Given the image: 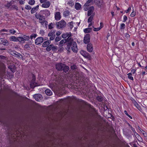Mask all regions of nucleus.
I'll use <instances>...</instances> for the list:
<instances>
[{
    "mask_svg": "<svg viewBox=\"0 0 147 147\" xmlns=\"http://www.w3.org/2000/svg\"><path fill=\"white\" fill-rule=\"evenodd\" d=\"M39 5H37L36 7L33 8L31 10L32 14L34 13L38 9Z\"/></svg>",
    "mask_w": 147,
    "mask_h": 147,
    "instance_id": "412c9836",
    "label": "nucleus"
},
{
    "mask_svg": "<svg viewBox=\"0 0 147 147\" xmlns=\"http://www.w3.org/2000/svg\"><path fill=\"white\" fill-rule=\"evenodd\" d=\"M124 113L128 117H129L130 119H132V117H131V116H130L128 114L126 110H125L124 111Z\"/></svg>",
    "mask_w": 147,
    "mask_h": 147,
    "instance_id": "8fccbe9b",
    "label": "nucleus"
},
{
    "mask_svg": "<svg viewBox=\"0 0 147 147\" xmlns=\"http://www.w3.org/2000/svg\"><path fill=\"white\" fill-rule=\"evenodd\" d=\"M0 44L5 46H8L9 45V43L6 39L2 38H0Z\"/></svg>",
    "mask_w": 147,
    "mask_h": 147,
    "instance_id": "9b49d317",
    "label": "nucleus"
},
{
    "mask_svg": "<svg viewBox=\"0 0 147 147\" xmlns=\"http://www.w3.org/2000/svg\"><path fill=\"white\" fill-rule=\"evenodd\" d=\"M53 44H51L48 45V46L46 48V50L48 51H51L53 48Z\"/></svg>",
    "mask_w": 147,
    "mask_h": 147,
    "instance_id": "a878e982",
    "label": "nucleus"
},
{
    "mask_svg": "<svg viewBox=\"0 0 147 147\" xmlns=\"http://www.w3.org/2000/svg\"><path fill=\"white\" fill-rule=\"evenodd\" d=\"M23 38L24 41V40H28L30 39L29 36H28L24 35L23 36Z\"/></svg>",
    "mask_w": 147,
    "mask_h": 147,
    "instance_id": "4c0bfd02",
    "label": "nucleus"
},
{
    "mask_svg": "<svg viewBox=\"0 0 147 147\" xmlns=\"http://www.w3.org/2000/svg\"><path fill=\"white\" fill-rule=\"evenodd\" d=\"M11 40L13 41H17V38L15 36H11L10 38Z\"/></svg>",
    "mask_w": 147,
    "mask_h": 147,
    "instance_id": "e433bc0d",
    "label": "nucleus"
},
{
    "mask_svg": "<svg viewBox=\"0 0 147 147\" xmlns=\"http://www.w3.org/2000/svg\"><path fill=\"white\" fill-rule=\"evenodd\" d=\"M125 27V25L124 23H122L121 24L120 29L121 30H124Z\"/></svg>",
    "mask_w": 147,
    "mask_h": 147,
    "instance_id": "37998d69",
    "label": "nucleus"
},
{
    "mask_svg": "<svg viewBox=\"0 0 147 147\" xmlns=\"http://www.w3.org/2000/svg\"><path fill=\"white\" fill-rule=\"evenodd\" d=\"M92 30V29L91 28H89L85 29L84 31L85 33H88L90 32Z\"/></svg>",
    "mask_w": 147,
    "mask_h": 147,
    "instance_id": "cd10ccee",
    "label": "nucleus"
},
{
    "mask_svg": "<svg viewBox=\"0 0 147 147\" xmlns=\"http://www.w3.org/2000/svg\"><path fill=\"white\" fill-rule=\"evenodd\" d=\"M66 42H67L66 40L65 39H63L59 42V45L61 46L63 45V44L65 43Z\"/></svg>",
    "mask_w": 147,
    "mask_h": 147,
    "instance_id": "473e14b6",
    "label": "nucleus"
},
{
    "mask_svg": "<svg viewBox=\"0 0 147 147\" xmlns=\"http://www.w3.org/2000/svg\"><path fill=\"white\" fill-rule=\"evenodd\" d=\"M40 34L42 35H43L44 34V31L41 30L40 32Z\"/></svg>",
    "mask_w": 147,
    "mask_h": 147,
    "instance_id": "0e129e2a",
    "label": "nucleus"
},
{
    "mask_svg": "<svg viewBox=\"0 0 147 147\" xmlns=\"http://www.w3.org/2000/svg\"><path fill=\"white\" fill-rule=\"evenodd\" d=\"M128 78L131 80H133V78L132 76V74L131 73H129L127 74Z\"/></svg>",
    "mask_w": 147,
    "mask_h": 147,
    "instance_id": "58836bf2",
    "label": "nucleus"
},
{
    "mask_svg": "<svg viewBox=\"0 0 147 147\" xmlns=\"http://www.w3.org/2000/svg\"><path fill=\"white\" fill-rule=\"evenodd\" d=\"M56 25L57 28L59 29L63 28L66 26V23L65 21L62 20L59 22H56Z\"/></svg>",
    "mask_w": 147,
    "mask_h": 147,
    "instance_id": "7ed1b4c3",
    "label": "nucleus"
},
{
    "mask_svg": "<svg viewBox=\"0 0 147 147\" xmlns=\"http://www.w3.org/2000/svg\"><path fill=\"white\" fill-rule=\"evenodd\" d=\"M61 32H60L59 31H58L56 32V35L57 36H58L60 34H61Z\"/></svg>",
    "mask_w": 147,
    "mask_h": 147,
    "instance_id": "69168bd1",
    "label": "nucleus"
},
{
    "mask_svg": "<svg viewBox=\"0 0 147 147\" xmlns=\"http://www.w3.org/2000/svg\"><path fill=\"white\" fill-rule=\"evenodd\" d=\"M5 70L2 69L0 71V78H2L3 76L5 75Z\"/></svg>",
    "mask_w": 147,
    "mask_h": 147,
    "instance_id": "b1692460",
    "label": "nucleus"
},
{
    "mask_svg": "<svg viewBox=\"0 0 147 147\" xmlns=\"http://www.w3.org/2000/svg\"><path fill=\"white\" fill-rule=\"evenodd\" d=\"M18 40L20 42H21L22 43L24 42V41L23 40V38L22 37H18L17 38V40Z\"/></svg>",
    "mask_w": 147,
    "mask_h": 147,
    "instance_id": "2f4dec72",
    "label": "nucleus"
},
{
    "mask_svg": "<svg viewBox=\"0 0 147 147\" xmlns=\"http://www.w3.org/2000/svg\"><path fill=\"white\" fill-rule=\"evenodd\" d=\"M51 42L50 40H47L43 43L42 46L44 47H47L50 44Z\"/></svg>",
    "mask_w": 147,
    "mask_h": 147,
    "instance_id": "aec40b11",
    "label": "nucleus"
},
{
    "mask_svg": "<svg viewBox=\"0 0 147 147\" xmlns=\"http://www.w3.org/2000/svg\"><path fill=\"white\" fill-rule=\"evenodd\" d=\"M40 13L41 14L44 15L46 17L49 16L50 14V11L47 9L41 10L40 11Z\"/></svg>",
    "mask_w": 147,
    "mask_h": 147,
    "instance_id": "1a4fd4ad",
    "label": "nucleus"
},
{
    "mask_svg": "<svg viewBox=\"0 0 147 147\" xmlns=\"http://www.w3.org/2000/svg\"><path fill=\"white\" fill-rule=\"evenodd\" d=\"M58 49V47L56 46H54V45H53V48H52V49L53 51V52H56Z\"/></svg>",
    "mask_w": 147,
    "mask_h": 147,
    "instance_id": "ea45409f",
    "label": "nucleus"
},
{
    "mask_svg": "<svg viewBox=\"0 0 147 147\" xmlns=\"http://www.w3.org/2000/svg\"><path fill=\"white\" fill-rule=\"evenodd\" d=\"M25 8L27 10L30 9H31V7L30 6L28 5H26Z\"/></svg>",
    "mask_w": 147,
    "mask_h": 147,
    "instance_id": "13d9d810",
    "label": "nucleus"
},
{
    "mask_svg": "<svg viewBox=\"0 0 147 147\" xmlns=\"http://www.w3.org/2000/svg\"><path fill=\"white\" fill-rule=\"evenodd\" d=\"M11 7L13 9H15L16 10H18V7L15 5H12L11 6Z\"/></svg>",
    "mask_w": 147,
    "mask_h": 147,
    "instance_id": "3c124183",
    "label": "nucleus"
},
{
    "mask_svg": "<svg viewBox=\"0 0 147 147\" xmlns=\"http://www.w3.org/2000/svg\"><path fill=\"white\" fill-rule=\"evenodd\" d=\"M36 84L34 81H32L30 84V87L31 88H33L36 86Z\"/></svg>",
    "mask_w": 147,
    "mask_h": 147,
    "instance_id": "bb28decb",
    "label": "nucleus"
},
{
    "mask_svg": "<svg viewBox=\"0 0 147 147\" xmlns=\"http://www.w3.org/2000/svg\"><path fill=\"white\" fill-rule=\"evenodd\" d=\"M35 3V1L34 0H30L28 2L29 4L31 5H34Z\"/></svg>",
    "mask_w": 147,
    "mask_h": 147,
    "instance_id": "a19ab883",
    "label": "nucleus"
},
{
    "mask_svg": "<svg viewBox=\"0 0 147 147\" xmlns=\"http://www.w3.org/2000/svg\"><path fill=\"white\" fill-rule=\"evenodd\" d=\"M61 39V38L58 36H57L55 39V41L56 42H58L60 41Z\"/></svg>",
    "mask_w": 147,
    "mask_h": 147,
    "instance_id": "bf43d9fd",
    "label": "nucleus"
},
{
    "mask_svg": "<svg viewBox=\"0 0 147 147\" xmlns=\"http://www.w3.org/2000/svg\"><path fill=\"white\" fill-rule=\"evenodd\" d=\"M55 32L56 30H55L51 31V32L48 34V36H54L55 35Z\"/></svg>",
    "mask_w": 147,
    "mask_h": 147,
    "instance_id": "c756f323",
    "label": "nucleus"
},
{
    "mask_svg": "<svg viewBox=\"0 0 147 147\" xmlns=\"http://www.w3.org/2000/svg\"><path fill=\"white\" fill-rule=\"evenodd\" d=\"M52 80L57 81L59 79V76L57 74H53L52 75Z\"/></svg>",
    "mask_w": 147,
    "mask_h": 147,
    "instance_id": "2eb2a0df",
    "label": "nucleus"
},
{
    "mask_svg": "<svg viewBox=\"0 0 147 147\" xmlns=\"http://www.w3.org/2000/svg\"><path fill=\"white\" fill-rule=\"evenodd\" d=\"M87 4V3L85 4L84 6V9L85 11H87L89 9L88 7L86 6Z\"/></svg>",
    "mask_w": 147,
    "mask_h": 147,
    "instance_id": "49530a36",
    "label": "nucleus"
},
{
    "mask_svg": "<svg viewBox=\"0 0 147 147\" xmlns=\"http://www.w3.org/2000/svg\"><path fill=\"white\" fill-rule=\"evenodd\" d=\"M57 86V85L55 82H50L49 84V87L52 90L55 89V88Z\"/></svg>",
    "mask_w": 147,
    "mask_h": 147,
    "instance_id": "a211bd4d",
    "label": "nucleus"
},
{
    "mask_svg": "<svg viewBox=\"0 0 147 147\" xmlns=\"http://www.w3.org/2000/svg\"><path fill=\"white\" fill-rule=\"evenodd\" d=\"M33 97L36 100L38 101L41 100L42 98V95L40 94H35L34 95Z\"/></svg>",
    "mask_w": 147,
    "mask_h": 147,
    "instance_id": "9d476101",
    "label": "nucleus"
},
{
    "mask_svg": "<svg viewBox=\"0 0 147 147\" xmlns=\"http://www.w3.org/2000/svg\"><path fill=\"white\" fill-rule=\"evenodd\" d=\"M131 101L134 104L137 109L140 110V109H141V107L135 100L134 99H131Z\"/></svg>",
    "mask_w": 147,
    "mask_h": 147,
    "instance_id": "f3484780",
    "label": "nucleus"
},
{
    "mask_svg": "<svg viewBox=\"0 0 147 147\" xmlns=\"http://www.w3.org/2000/svg\"><path fill=\"white\" fill-rule=\"evenodd\" d=\"M123 22H125L127 20V18L126 16H123Z\"/></svg>",
    "mask_w": 147,
    "mask_h": 147,
    "instance_id": "680f3d73",
    "label": "nucleus"
},
{
    "mask_svg": "<svg viewBox=\"0 0 147 147\" xmlns=\"http://www.w3.org/2000/svg\"><path fill=\"white\" fill-rule=\"evenodd\" d=\"M69 14V11L65 10L64 11L63 15L64 17H66L68 16Z\"/></svg>",
    "mask_w": 147,
    "mask_h": 147,
    "instance_id": "c85d7f7f",
    "label": "nucleus"
},
{
    "mask_svg": "<svg viewBox=\"0 0 147 147\" xmlns=\"http://www.w3.org/2000/svg\"><path fill=\"white\" fill-rule=\"evenodd\" d=\"M71 34L70 33V34L69 35V36H68V37L66 39H65L66 40V42H67V43H71V42H74L73 40L71 38Z\"/></svg>",
    "mask_w": 147,
    "mask_h": 147,
    "instance_id": "4468645a",
    "label": "nucleus"
},
{
    "mask_svg": "<svg viewBox=\"0 0 147 147\" xmlns=\"http://www.w3.org/2000/svg\"><path fill=\"white\" fill-rule=\"evenodd\" d=\"M8 31V30H6V29H2V30H0V32H7Z\"/></svg>",
    "mask_w": 147,
    "mask_h": 147,
    "instance_id": "338daca9",
    "label": "nucleus"
},
{
    "mask_svg": "<svg viewBox=\"0 0 147 147\" xmlns=\"http://www.w3.org/2000/svg\"><path fill=\"white\" fill-rule=\"evenodd\" d=\"M43 40L44 39L43 37H38L35 40V44L36 45H39L43 42Z\"/></svg>",
    "mask_w": 147,
    "mask_h": 147,
    "instance_id": "0eeeda50",
    "label": "nucleus"
},
{
    "mask_svg": "<svg viewBox=\"0 0 147 147\" xmlns=\"http://www.w3.org/2000/svg\"><path fill=\"white\" fill-rule=\"evenodd\" d=\"M129 126H130V127H131V130L134 132V135H135V136H136L137 135H138V133H137L136 132L135 129L134 128H133L129 124Z\"/></svg>",
    "mask_w": 147,
    "mask_h": 147,
    "instance_id": "f704fd0d",
    "label": "nucleus"
},
{
    "mask_svg": "<svg viewBox=\"0 0 147 147\" xmlns=\"http://www.w3.org/2000/svg\"><path fill=\"white\" fill-rule=\"evenodd\" d=\"M64 64L61 63H58L56 64V68L58 71L62 70Z\"/></svg>",
    "mask_w": 147,
    "mask_h": 147,
    "instance_id": "39448f33",
    "label": "nucleus"
},
{
    "mask_svg": "<svg viewBox=\"0 0 147 147\" xmlns=\"http://www.w3.org/2000/svg\"><path fill=\"white\" fill-rule=\"evenodd\" d=\"M70 33H66L62 34L61 36L63 38H65L69 36Z\"/></svg>",
    "mask_w": 147,
    "mask_h": 147,
    "instance_id": "7c9ffc66",
    "label": "nucleus"
},
{
    "mask_svg": "<svg viewBox=\"0 0 147 147\" xmlns=\"http://www.w3.org/2000/svg\"><path fill=\"white\" fill-rule=\"evenodd\" d=\"M69 5H70V6H72L74 5V4L73 3L72 1H70L69 2Z\"/></svg>",
    "mask_w": 147,
    "mask_h": 147,
    "instance_id": "774afa93",
    "label": "nucleus"
},
{
    "mask_svg": "<svg viewBox=\"0 0 147 147\" xmlns=\"http://www.w3.org/2000/svg\"><path fill=\"white\" fill-rule=\"evenodd\" d=\"M54 25V23H51L49 25L48 27L50 29H51L53 28V26Z\"/></svg>",
    "mask_w": 147,
    "mask_h": 147,
    "instance_id": "c03bdc74",
    "label": "nucleus"
},
{
    "mask_svg": "<svg viewBox=\"0 0 147 147\" xmlns=\"http://www.w3.org/2000/svg\"><path fill=\"white\" fill-rule=\"evenodd\" d=\"M45 92L46 94L48 96H51L52 95V92L49 89H47L45 90Z\"/></svg>",
    "mask_w": 147,
    "mask_h": 147,
    "instance_id": "5701e85b",
    "label": "nucleus"
},
{
    "mask_svg": "<svg viewBox=\"0 0 147 147\" xmlns=\"http://www.w3.org/2000/svg\"><path fill=\"white\" fill-rule=\"evenodd\" d=\"M94 16V15L90 16L88 19V23L91 22H92Z\"/></svg>",
    "mask_w": 147,
    "mask_h": 147,
    "instance_id": "72a5a7b5",
    "label": "nucleus"
},
{
    "mask_svg": "<svg viewBox=\"0 0 147 147\" xmlns=\"http://www.w3.org/2000/svg\"><path fill=\"white\" fill-rule=\"evenodd\" d=\"M9 32L11 34H14L16 32L13 29H10Z\"/></svg>",
    "mask_w": 147,
    "mask_h": 147,
    "instance_id": "5fc2aeb1",
    "label": "nucleus"
},
{
    "mask_svg": "<svg viewBox=\"0 0 147 147\" xmlns=\"http://www.w3.org/2000/svg\"><path fill=\"white\" fill-rule=\"evenodd\" d=\"M94 9V7L93 6H92L89 7L88 11L87 16H90L93 15H94V14L93 13Z\"/></svg>",
    "mask_w": 147,
    "mask_h": 147,
    "instance_id": "6e6552de",
    "label": "nucleus"
},
{
    "mask_svg": "<svg viewBox=\"0 0 147 147\" xmlns=\"http://www.w3.org/2000/svg\"><path fill=\"white\" fill-rule=\"evenodd\" d=\"M50 36L51 37L50 38V40H50L51 41V40H53L55 39V35L53 36Z\"/></svg>",
    "mask_w": 147,
    "mask_h": 147,
    "instance_id": "4d7b16f0",
    "label": "nucleus"
},
{
    "mask_svg": "<svg viewBox=\"0 0 147 147\" xmlns=\"http://www.w3.org/2000/svg\"><path fill=\"white\" fill-rule=\"evenodd\" d=\"M81 54L84 57L87 58L89 60L91 59V57L90 54L86 51L82 50L80 51Z\"/></svg>",
    "mask_w": 147,
    "mask_h": 147,
    "instance_id": "20e7f679",
    "label": "nucleus"
},
{
    "mask_svg": "<svg viewBox=\"0 0 147 147\" xmlns=\"http://www.w3.org/2000/svg\"><path fill=\"white\" fill-rule=\"evenodd\" d=\"M136 15V12L134 11V9H133V11L131 13L130 16L131 17H134Z\"/></svg>",
    "mask_w": 147,
    "mask_h": 147,
    "instance_id": "09e8293b",
    "label": "nucleus"
},
{
    "mask_svg": "<svg viewBox=\"0 0 147 147\" xmlns=\"http://www.w3.org/2000/svg\"><path fill=\"white\" fill-rule=\"evenodd\" d=\"M69 69V67L68 66L65 65H64V67H63L62 70H63V71L65 72L66 73L68 71Z\"/></svg>",
    "mask_w": 147,
    "mask_h": 147,
    "instance_id": "393cba45",
    "label": "nucleus"
},
{
    "mask_svg": "<svg viewBox=\"0 0 147 147\" xmlns=\"http://www.w3.org/2000/svg\"><path fill=\"white\" fill-rule=\"evenodd\" d=\"M77 68V67L76 65H74L71 66V69L73 70L76 69Z\"/></svg>",
    "mask_w": 147,
    "mask_h": 147,
    "instance_id": "603ef678",
    "label": "nucleus"
},
{
    "mask_svg": "<svg viewBox=\"0 0 147 147\" xmlns=\"http://www.w3.org/2000/svg\"><path fill=\"white\" fill-rule=\"evenodd\" d=\"M20 56H21L22 57V55H21L20 53H18L15 56V57H17V58H21Z\"/></svg>",
    "mask_w": 147,
    "mask_h": 147,
    "instance_id": "864d4df0",
    "label": "nucleus"
},
{
    "mask_svg": "<svg viewBox=\"0 0 147 147\" xmlns=\"http://www.w3.org/2000/svg\"><path fill=\"white\" fill-rule=\"evenodd\" d=\"M24 48L28 50H29L30 49L29 45L28 44L25 45H24Z\"/></svg>",
    "mask_w": 147,
    "mask_h": 147,
    "instance_id": "de8ad7c7",
    "label": "nucleus"
},
{
    "mask_svg": "<svg viewBox=\"0 0 147 147\" xmlns=\"http://www.w3.org/2000/svg\"><path fill=\"white\" fill-rule=\"evenodd\" d=\"M63 48L62 47H59L58 51L59 52H61L63 51Z\"/></svg>",
    "mask_w": 147,
    "mask_h": 147,
    "instance_id": "6e6d98bb",
    "label": "nucleus"
},
{
    "mask_svg": "<svg viewBox=\"0 0 147 147\" xmlns=\"http://www.w3.org/2000/svg\"><path fill=\"white\" fill-rule=\"evenodd\" d=\"M75 8L77 10H79L81 8V5L80 4L78 3H76L75 5Z\"/></svg>",
    "mask_w": 147,
    "mask_h": 147,
    "instance_id": "4be33fe9",
    "label": "nucleus"
},
{
    "mask_svg": "<svg viewBox=\"0 0 147 147\" xmlns=\"http://www.w3.org/2000/svg\"><path fill=\"white\" fill-rule=\"evenodd\" d=\"M41 14L40 12L39 13H36L35 14V17L37 19H39L40 23L43 24L45 23V25H46L47 22L45 20V18L44 16Z\"/></svg>",
    "mask_w": 147,
    "mask_h": 147,
    "instance_id": "f03ea898",
    "label": "nucleus"
},
{
    "mask_svg": "<svg viewBox=\"0 0 147 147\" xmlns=\"http://www.w3.org/2000/svg\"><path fill=\"white\" fill-rule=\"evenodd\" d=\"M8 68L13 73L15 71L16 67L13 65H9L8 66Z\"/></svg>",
    "mask_w": 147,
    "mask_h": 147,
    "instance_id": "6ab92c4d",
    "label": "nucleus"
},
{
    "mask_svg": "<svg viewBox=\"0 0 147 147\" xmlns=\"http://www.w3.org/2000/svg\"><path fill=\"white\" fill-rule=\"evenodd\" d=\"M71 43L67 44V46L66 47V49L69 52V50L71 46V49L73 52L75 53H77L78 52V49L76 43L75 41L72 42H71Z\"/></svg>",
    "mask_w": 147,
    "mask_h": 147,
    "instance_id": "f257e3e1",
    "label": "nucleus"
},
{
    "mask_svg": "<svg viewBox=\"0 0 147 147\" xmlns=\"http://www.w3.org/2000/svg\"><path fill=\"white\" fill-rule=\"evenodd\" d=\"M11 5L10 2H8L7 4H5V5L6 7L9 8Z\"/></svg>",
    "mask_w": 147,
    "mask_h": 147,
    "instance_id": "052dcab7",
    "label": "nucleus"
},
{
    "mask_svg": "<svg viewBox=\"0 0 147 147\" xmlns=\"http://www.w3.org/2000/svg\"><path fill=\"white\" fill-rule=\"evenodd\" d=\"M102 27V26H101V27H98L97 28H94L93 30L94 31H98Z\"/></svg>",
    "mask_w": 147,
    "mask_h": 147,
    "instance_id": "a18cd8bd",
    "label": "nucleus"
},
{
    "mask_svg": "<svg viewBox=\"0 0 147 147\" xmlns=\"http://www.w3.org/2000/svg\"><path fill=\"white\" fill-rule=\"evenodd\" d=\"M36 36V34L33 33L30 36V39H32L33 38H35Z\"/></svg>",
    "mask_w": 147,
    "mask_h": 147,
    "instance_id": "79ce46f5",
    "label": "nucleus"
},
{
    "mask_svg": "<svg viewBox=\"0 0 147 147\" xmlns=\"http://www.w3.org/2000/svg\"><path fill=\"white\" fill-rule=\"evenodd\" d=\"M96 99L99 101L101 102L103 100V98L100 96H98L96 97Z\"/></svg>",
    "mask_w": 147,
    "mask_h": 147,
    "instance_id": "c9c22d12",
    "label": "nucleus"
},
{
    "mask_svg": "<svg viewBox=\"0 0 147 147\" xmlns=\"http://www.w3.org/2000/svg\"><path fill=\"white\" fill-rule=\"evenodd\" d=\"M55 18L56 20H59L61 18L60 13L59 12H56L55 14Z\"/></svg>",
    "mask_w": 147,
    "mask_h": 147,
    "instance_id": "f8f14e48",
    "label": "nucleus"
},
{
    "mask_svg": "<svg viewBox=\"0 0 147 147\" xmlns=\"http://www.w3.org/2000/svg\"><path fill=\"white\" fill-rule=\"evenodd\" d=\"M19 2L20 5L24 4V0L23 1V0H20L19 1Z\"/></svg>",
    "mask_w": 147,
    "mask_h": 147,
    "instance_id": "e2e57ef3",
    "label": "nucleus"
},
{
    "mask_svg": "<svg viewBox=\"0 0 147 147\" xmlns=\"http://www.w3.org/2000/svg\"><path fill=\"white\" fill-rule=\"evenodd\" d=\"M90 41V36L89 34H86L84 36V42L85 44L88 43Z\"/></svg>",
    "mask_w": 147,
    "mask_h": 147,
    "instance_id": "423d86ee",
    "label": "nucleus"
},
{
    "mask_svg": "<svg viewBox=\"0 0 147 147\" xmlns=\"http://www.w3.org/2000/svg\"><path fill=\"white\" fill-rule=\"evenodd\" d=\"M51 3L49 1H47L45 3H43L42 5V7L44 8H48L50 6Z\"/></svg>",
    "mask_w": 147,
    "mask_h": 147,
    "instance_id": "dca6fc26",
    "label": "nucleus"
},
{
    "mask_svg": "<svg viewBox=\"0 0 147 147\" xmlns=\"http://www.w3.org/2000/svg\"><path fill=\"white\" fill-rule=\"evenodd\" d=\"M87 50L89 52H92L93 50V46L92 44L89 43L88 44L87 47Z\"/></svg>",
    "mask_w": 147,
    "mask_h": 147,
    "instance_id": "ddd939ff",
    "label": "nucleus"
}]
</instances>
